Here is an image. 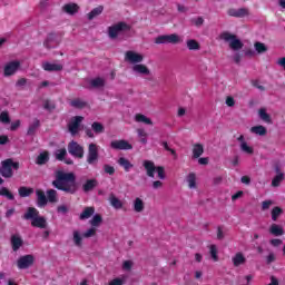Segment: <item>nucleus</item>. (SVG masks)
I'll list each match as a JSON object with an SVG mask.
<instances>
[{
	"label": "nucleus",
	"instance_id": "nucleus-1",
	"mask_svg": "<svg viewBox=\"0 0 285 285\" xmlns=\"http://www.w3.org/2000/svg\"><path fill=\"white\" fill-rule=\"evenodd\" d=\"M52 186L58 188V190H63L65 193H76L77 183H75V174L63 173L61 170L56 173V180L52 181Z\"/></svg>",
	"mask_w": 285,
	"mask_h": 285
},
{
	"label": "nucleus",
	"instance_id": "nucleus-2",
	"mask_svg": "<svg viewBox=\"0 0 285 285\" xmlns=\"http://www.w3.org/2000/svg\"><path fill=\"white\" fill-rule=\"evenodd\" d=\"M24 219H31V226L36 228H46V218L39 216V212L33 207L27 210Z\"/></svg>",
	"mask_w": 285,
	"mask_h": 285
},
{
	"label": "nucleus",
	"instance_id": "nucleus-3",
	"mask_svg": "<svg viewBox=\"0 0 285 285\" xmlns=\"http://www.w3.org/2000/svg\"><path fill=\"white\" fill-rule=\"evenodd\" d=\"M220 39L228 43L229 48L234 51L242 50L244 48V43H242V40L237 38V36L225 31L220 35Z\"/></svg>",
	"mask_w": 285,
	"mask_h": 285
},
{
	"label": "nucleus",
	"instance_id": "nucleus-4",
	"mask_svg": "<svg viewBox=\"0 0 285 285\" xmlns=\"http://www.w3.org/2000/svg\"><path fill=\"white\" fill-rule=\"evenodd\" d=\"M144 167L147 171L148 177H155L156 174L158 179H166L164 167H155V163L150 160H145Z\"/></svg>",
	"mask_w": 285,
	"mask_h": 285
},
{
	"label": "nucleus",
	"instance_id": "nucleus-5",
	"mask_svg": "<svg viewBox=\"0 0 285 285\" xmlns=\"http://www.w3.org/2000/svg\"><path fill=\"white\" fill-rule=\"evenodd\" d=\"M12 168L14 170L19 169V163L12 161V159H7L2 161V167L0 169V174L2 177H12Z\"/></svg>",
	"mask_w": 285,
	"mask_h": 285
},
{
	"label": "nucleus",
	"instance_id": "nucleus-6",
	"mask_svg": "<svg viewBox=\"0 0 285 285\" xmlns=\"http://www.w3.org/2000/svg\"><path fill=\"white\" fill-rule=\"evenodd\" d=\"M181 41V38L177 36V33L171 35H163L158 36L155 39V43L161 45V43H179Z\"/></svg>",
	"mask_w": 285,
	"mask_h": 285
},
{
	"label": "nucleus",
	"instance_id": "nucleus-7",
	"mask_svg": "<svg viewBox=\"0 0 285 285\" xmlns=\"http://www.w3.org/2000/svg\"><path fill=\"white\" fill-rule=\"evenodd\" d=\"M128 28H129L128 24H126L124 22H119L117 24L109 27L110 39H117V37H119V35H121L122 32H126V30H128Z\"/></svg>",
	"mask_w": 285,
	"mask_h": 285
},
{
	"label": "nucleus",
	"instance_id": "nucleus-8",
	"mask_svg": "<svg viewBox=\"0 0 285 285\" xmlns=\"http://www.w3.org/2000/svg\"><path fill=\"white\" fill-rule=\"evenodd\" d=\"M32 264H35V256H32V255L21 256L17 261V266L20 271H26V268H30V266H32Z\"/></svg>",
	"mask_w": 285,
	"mask_h": 285
},
{
	"label": "nucleus",
	"instance_id": "nucleus-9",
	"mask_svg": "<svg viewBox=\"0 0 285 285\" xmlns=\"http://www.w3.org/2000/svg\"><path fill=\"white\" fill-rule=\"evenodd\" d=\"M97 159H99V147L96 144H90L87 163L90 165L97 164Z\"/></svg>",
	"mask_w": 285,
	"mask_h": 285
},
{
	"label": "nucleus",
	"instance_id": "nucleus-10",
	"mask_svg": "<svg viewBox=\"0 0 285 285\" xmlns=\"http://www.w3.org/2000/svg\"><path fill=\"white\" fill-rule=\"evenodd\" d=\"M68 150L72 155V157H77L78 159H81L83 157V147L77 141H71L68 146Z\"/></svg>",
	"mask_w": 285,
	"mask_h": 285
},
{
	"label": "nucleus",
	"instance_id": "nucleus-11",
	"mask_svg": "<svg viewBox=\"0 0 285 285\" xmlns=\"http://www.w3.org/2000/svg\"><path fill=\"white\" fill-rule=\"evenodd\" d=\"M125 61L128 63H141L144 61V55L137 52V51H127L125 55Z\"/></svg>",
	"mask_w": 285,
	"mask_h": 285
},
{
	"label": "nucleus",
	"instance_id": "nucleus-12",
	"mask_svg": "<svg viewBox=\"0 0 285 285\" xmlns=\"http://www.w3.org/2000/svg\"><path fill=\"white\" fill-rule=\"evenodd\" d=\"M81 121H83V117L81 116H76L71 119L68 126L69 132H71V135H77V132H79L81 128Z\"/></svg>",
	"mask_w": 285,
	"mask_h": 285
},
{
	"label": "nucleus",
	"instance_id": "nucleus-13",
	"mask_svg": "<svg viewBox=\"0 0 285 285\" xmlns=\"http://www.w3.org/2000/svg\"><path fill=\"white\" fill-rule=\"evenodd\" d=\"M132 72L139 75L140 77H150V69L146 65H134Z\"/></svg>",
	"mask_w": 285,
	"mask_h": 285
},
{
	"label": "nucleus",
	"instance_id": "nucleus-14",
	"mask_svg": "<svg viewBox=\"0 0 285 285\" xmlns=\"http://www.w3.org/2000/svg\"><path fill=\"white\" fill-rule=\"evenodd\" d=\"M111 148L115 150H132V145L126 140H114L111 141Z\"/></svg>",
	"mask_w": 285,
	"mask_h": 285
},
{
	"label": "nucleus",
	"instance_id": "nucleus-15",
	"mask_svg": "<svg viewBox=\"0 0 285 285\" xmlns=\"http://www.w3.org/2000/svg\"><path fill=\"white\" fill-rule=\"evenodd\" d=\"M42 68L47 72H59L60 70H63V65L59 62H42Z\"/></svg>",
	"mask_w": 285,
	"mask_h": 285
},
{
	"label": "nucleus",
	"instance_id": "nucleus-16",
	"mask_svg": "<svg viewBox=\"0 0 285 285\" xmlns=\"http://www.w3.org/2000/svg\"><path fill=\"white\" fill-rule=\"evenodd\" d=\"M19 66L21 63L19 61H11L4 66V77H10L11 75H14L17 70H19Z\"/></svg>",
	"mask_w": 285,
	"mask_h": 285
},
{
	"label": "nucleus",
	"instance_id": "nucleus-17",
	"mask_svg": "<svg viewBox=\"0 0 285 285\" xmlns=\"http://www.w3.org/2000/svg\"><path fill=\"white\" fill-rule=\"evenodd\" d=\"M238 141L240 144L242 153H245L246 155H253V153H255V149L253 148V146H249V144L246 142L243 135L238 137Z\"/></svg>",
	"mask_w": 285,
	"mask_h": 285
},
{
	"label": "nucleus",
	"instance_id": "nucleus-18",
	"mask_svg": "<svg viewBox=\"0 0 285 285\" xmlns=\"http://www.w3.org/2000/svg\"><path fill=\"white\" fill-rule=\"evenodd\" d=\"M62 10L66 12V14L75 16L77 12H79V4L69 2L62 7Z\"/></svg>",
	"mask_w": 285,
	"mask_h": 285
},
{
	"label": "nucleus",
	"instance_id": "nucleus-19",
	"mask_svg": "<svg viewBox=\"0 0 285 285\" xmlns=\"http://www.w3.org/2000/svg\"><path fill=\"white\" fill-rule=\"evenodd\" d=\"M11 246H12V250L14 252L19 250V248L23 246V239L21 238V236L17 234L11 236Z\"/></svg>",
	"mask_w": 285,
	"mask_h": 285
},
{
	"label": "nucleus",
	"instance_id": "nucleus-20",
	"mask_svg": "<svg viewBox=\"0 0 285 285\" xmlns=\"http://www.w3.org/2000/svg\"><path fill=\"white\" fill-rule=\"evenodd\" d=\"M269 233L274 235V237H282V235H284V227L278 224H272L269 226Z\"/></svg>",
	"mask_w": 285,
	"mask_h": 285
},
{
	"label": "nucleus",
	"instance_id": "nucleus-21",
	"mask_svg": "<svg viewBox=\"0 0 285 285\" xmlns=\"http://www.w3.org/2000/svg\"><path fill=\"white\" fill-rule=\"evenodd\" d=\"M109 204L115 208L116 210H120V208H124V202L121 199L117 198L115 195H111L109 197Z\"/></svg>",
	"mask_w": 285,
	"mask_h": 285
},
{
	"label": "nucleus",
	"instance_id": "nucleus-22",
	"mask_svg": "<svg viewBox=\"0 0 285 285\" xmlns=\"http://www.w3.org/2000/svg\"><path fill=\"white\" fill-rule=\"evenodd\" d=\"M50 154H48V151H42L38 155L36 164H38V166H43V164H48Z\"/></svg>",
	"mask_w": 285,
	"mask_h": 285
},
{
	"label": "nucleus",
	"instance_id": "nucleus-23",
	"mask_svg": "<svg viewBox=\"0 0 285 285\" xmlns=\"http://www.w3.org/2000/svg\"><path fill=\"white\" fill-rule=\"evenodd\" d=\"M135 121L138 124H146V126H153V120L150 118L146 117V115L137 114L135 116Z\"/></svg>",
	"mask_w": 285,
	"mask_h": 285
},
{
	"label": "nucleus",
	"instance_id": "nucleus-24",
	"mask_svg": "<svg viewBox=\"0 0 285 285\" xmlns=\"http://www.w3.org/2000/svg\"><path fill=\"white\" fill-rule=\"evenodd\" d=\"M36 195L38 197V206H46L48 204V198H46V194L41 189H37Z\"/></svg>",
	"mask_w": 285,
	"mask_h": 285
},
{
	"label": "nucleus",
	"instance_id": "nucleus-25",
	"mask_svg": "<svg viewBox=\"0 0 285 285\" xmlns=\"http://www.w3.org/2000/svg\"><path fill=\"white\" fill-rule=\"evenodd\" d=\"M248 14L247 9H230L228 11L229 17H246Z\"/></svg>",
	"mask_w": 285,
	"mask_h": 285
},
{
	"label": "nucleus",
	"instance_id": "nucleus-26",
	"mask_svg": "<svg viewBox=\"0 0 285 285\" xmlns=\"http://www.w3.org/2000/svg\"><path fill=\"white\" fill-rule=\"evenodd\" d=\"M232 262L234 266H242V264L246 263V257L242 253H237L233 258Z\"/></svg>",
	"mask_w": 285,
	"mask_h": 285
},
{
	"label": "nucleus",
	"instance_id": "nucleus-27",
	"mask_svg": "<svg viewBox=\"0 0 285 285\" xmlns=\"http://www.w3.org/2000/svg\"><path fill=\"white\" fill-rule=\"evenodd\" d=\"M203 155H204V145H202V144L194 145L193 157H195V159H199V157Z\"/></svg>",
	"mask_w": 285,
	"mask_h": 285
},
{
	"label": "nucleus",
	"instance_id": "nucleus-28",
	"mask_svg": "<svg viewBox=\"0 0 285 285\" xmlns=\"http://www.w3.org/2000/svg\"><path fill=\"white\" fill-rule=\"evenodd\" d=\"M105 83L106 81L104 80V78H94L89 81L90 88H104Z\"/></svg>",
	"mask_w": 285,
	"mask_h": 285
},
{
	"label": "nucleus",
	"instance_id": "nucleus-29",
	"mask_svg": "<svg viewBox=\"0 0 285 285\" xmlns=\"http://www.w3.org/2000/svg\"><path fill=\"white\" fill-rule=\"evenodd\" d=\"M144 208H145L144 200L141 198H136L134 200V210L136 213H144Z\"/></svg>",
	"mask_w": 285,
	"mask_h": 285
},
{
	"label": "nucleus",
	"instance_id": "nucleus-30",
	"mask_svg": "<svg viewBox=\"0 0 285 285\" xmlns=\"http://www.w3.org/2000/svg\"><path fill=\"white\" fill-rule=\"evenodd\" d=\"M92 215H95V208L94 207H87L80 214V219H90V217H92Z\"/></svg>",
	"mask_w": 285,
	"mask_h": 285
},
{
	"label": "nucleus",
	"instance_id": "nucleus-31",
	"mask_svg": "<svg viewBox=\"0 0 285 285\" xmlns=\"http://www.w3.org/2000/svg\"><path fill=\"white\" fill-rule=\"evenodd\" d=\"M250 132H253L254 135H259V137H264V135H266V127L264 126H254L250 128Z\"/></svg>",
	"mask_w": 285,
	"mask_h": 285
},
{
	"label": "nucleus",
	"instance_id": "nucleus-32",
	"mask_svg": "<svg viewBox=\"0 0 285 285\" xmlns=\"http://www.w3.org/2000/svg\"><path fill=\"white\" fill-rule=\"evenodd\" d=\"M104 12V7H97L95 9H92L89 13H88V19L92 20L95 19V17H99V14H101Z\"/></svg>",
	"mask_w": 285,
	"mask_h": 285
},
{
	"label": "nucleus",
	"instance_id": "nucleus-33",
	"mask_svg": "<svg viewBox=\"0 0 285 285\" xmlns=\"http://www.w3.org/2000/svg\"><path fill=\"white\" fill-rule=\"evenodd\" d=\"M118 164L119 166H122V168L128 173V170H130V168H132V164H130V161L124 157L118 159Z\"/></svg>",
	"mask_w": 285,
	"mask_h": 285
},
{
	"label": "nucleus",
	"instance_id": "nucleus-34",
	"mask_svg": "<svg viewBox=\"0 0 285 285\" xmlns=\"http://www.w3.org/2000/svg\"><path fill=\"white\" fill-rule=\"evenodd\" d=\"M47 199L50 202V204L57 203V190L49 189L47 190Z\"/></svg>",
	"mask_w": 285,
	"mask_h": 285
},
{
	"label": "nucleus",
	"instance_id": "nucleus-35",
	"mask_svg": "<svg viewBox=\"0 0 285 285\" xmlns=\"http://www.w3.org/2000/svg\"><path fill=\"white\" fill-rule=\"evenodd\" d=\"M33 193H35V190L32 188H28V187L19 188L20 197H30V195H32Z\"/></svg>",
	"mask_w": 285,
	"mask_h": 285
},
{
	"label": "nucleus",
	"instance_id": "nucleus-36",
	"mask_svg": "<svg viewBox=\"0 0 285 285\" xmlns=\"http://www.w3.org/2000/svg\"><path fill=\"white\" fill-rule=\"evenodd\" d=\"M83 237L81 236V233L75 230L73 232V244L75 246H78V248H81V242Z\"/></svg>",
	"mask_w": 285,
	"mask_h": 285
},
{
	"label": "nucleus",
	"instance_id": "nucleus-37",
	"mask_svg": "<svg viewBox=\"0 0 285 285\" xmlns=\"http://www.w3.org/2000/svg\"><path fill=\"white\" fill-rule=\"evenodd\" d=\"M55 155L58 161H63V159L66 158V155H68V151L66 150V148H61V149H57Z\"/></svg>",
	"mask_w": 285,
	"mask_h": 285
},
{
	"label": "nucleus",
	"instance_id": "nucleus-38",
	"mask_svg": "<svg viewBox=\"0 0 285 285\" xmlns=\"http://www.w3.org/2000/svg\"><path fill=\"white\" fill-rule=\"evenodd\" d=\"M138 137L140 139V144H148V134L144 129H138Z\"/></svg>",
	"mask_w": 285,
	"mask_h": 285
},
{
	"label": "nucleus",
	"instance_id": "nucleus-39",
	"mask_svg": "<svg viewBox=\"0 0 285 285\" xmlns=\"http://www.w3.org/2000/svg\"><path fill=\"white\" fill-rule=\"evenodd\" d=\"M258 115L263 121L271 124V116L266 114V109H259Z\"/></svg>",
	"mask_w": 285,
	"mask_h": 285
},
{
	"label": "nucleus",
	"instance_id": "nucleus-40",
	"mask_svg": "<svg viewBox=\"0 0 285 285\" xmlns=\"http://www.w3.org/2000/svg\"><path fill=\"white\" fill-rule=\"evenodd\" d=\"M97 186V181L95 179L87 180V183L83 185V190L88 193V190H92Z\"/></svg>",
	"mask_w": 285,
	"mask_h": 285
},
{
	"label": "nucleus",
	"instance_id": "nucleus-41",
	"mask_svg": "<svg viewBox=\"0 0 285 285\" xmlns=\"http://www.w3.org/2000/svg\"><path fill=\"white\" fill-rule=\"evenodd\" d=\"M187 184L189 188H197L195 174H189L187 176Z\"/></svg>",
	"mask_w": 285,
	"mask_h": 285
},
{
	"label": "nucleus",
	"instance_id": "nucleus-42",
	"mask_svg": "<svg viewBox=\"0 0 285 285\" xmlns=\"http://www.w3.org/2000/svg\"><path fill=\"white\" fill-rule=\"evenodd\" d=\"M283 179H284V174H278V175H276V176L273 178V180H272V186H274V187L279 186V184H282Z\"/></svg>",
	"mask_w": 285,
	"mask_h": 285
},
{
	"label": "nucleus",
	"instance_id": "nucleus-43",
	"mask_svg": "<svg viewBox=\"0 0 285 285\" xmlns=\"http://www.w3.org/2000/svg\"><path fill=\"white\" fill-rule=\"evenodd\" d=\"M0 195L2 197H7V199H14V196L12 195V193H10V190H8V188H6V187H2L0 189Z\"/></svg>",
	"mask_w": 285,
	"mask_h": 285
},
{
	"label": "nucleus",
	"instance_id": "nucleus-44",
	"mask_svg": "<svg viewBox=\"0 0 285 285\" xmlns=\"http://www.w3.org/2000/svg\"><path fill=\"white\" fill-rule=\"evenodd\" d=\"M187 48L189 50H199V42L196 40H188L187 41Z\"/></svg>",
	"mask_w": 285,
	"mask_h": 285
},
{
	"label": "nucleus",
	"instance_id": "nucleus-45",
	"mask_svg": "<svg viewBox=\"0 0 285 285\" xmlns=\"http://www.w3.org/2000/svg\"><path fill=\"white\" fill-rule=\"evenodd\" d=\"M254 48H255L256 52H258L259 55H262V52H266V50H267L266 45H264L262 42H256L254 45Z\"/></svg>",
	"mask_w": 285,
	"mask_h": 285
},
{
	"label": "nucleus",
	"instance_id": "nucleus-46",
	"mask_svg": "<svg viewBox=\"0 0 285 285\" xmlns=\"http://www.w3.org/2000/svg\"><path fill=\"white\" fill-rule=\"evenodd\" d=\"M90 224H91V226H94V227L99 226V224H101V215L96 214V215L91 218Z\"/></svg>",
	"mask_w": 285,
	"mask_h": 285
},
{
	"label": "nucleus",
	"instance_id": "nucleus-47",
	"mask_svg": "<svg viewBox=\"0 0 285 285\" xmlns=\"http://www.w3.org/2000/svg\"><path fill=\"white\" fill-rule=\"evenodd\" d=\"M279 215H282V208H279V207L273 208V210H272L273 222H277V218L279 217Z\"/></svg>",
	"mask_w": 285,
	"mask_h": 285
},
{
	"label": "nucleus",
	"instance_id": "nucleus-48",
	"mask_svg": "<svg viewBox=\"0 0 285 285\" xmlns=\"http://www.w3.org/2000/svg\"><path fill=\"white\" fill-rule=\"evenodd\" d=\"M209 253H210V256L214 259V262H217V259H218V257H217V246L210 245L209 246Z\"/></svg>",
	"mask_w": 285,
	"mask_h": 285
},
{
	"label": "nucleus",
	"instance_id": "nucleus-49",
	"mask_svg": "<svg viewBox=\"0 0 285 285\" xmlns=\"http://www.w3.org/2000/svg\"><path fill=\"white\" fill-rule=\"evenodd\" d=\"M92 130H95L97 134L99 132H104V125L99 124V122H94L91 125Z\"/></svg>",
	"mask_w": 285,
	"mask_h": 285
},
{
	"label": "nucleus",
	"instance_id": "nucleus-50",
	"mask_svg": "<svg viewBox=\"0 0 285 285\" xmlns=\"http://www.w3.org/2000/svg\"><path fill=\"white\" fill-rule=\"evenodd\" d=\"M71 106H73V108H83V106H86V102H83L82 100L76 99L71 101Z\"/></svg>",
	"mask_w": 285,
	"mask_h": 285
},
{
	"label": "nucleus",
	"instance_id": "nucleus-51",
	"mask_svg": "<svg viewBox=\"0 0 285 285\" xmlns=\"http://www.w3.org/2000/svg\"><path fill=\"white\" fill-rule=\"evenodd\" d=\"M0 121L2 124H10V117L8 116V112L3 111L1 115H0Z\"/></svg>",
	"mask_w": 285,
	"mask_h": 285
},
{
	"label": "nucleus",
	"instance_id": "nucleus-52",
	"mask_svg": "<svg viewBox=\"0 0 285 285\" xmlns=\"http://www.w3.org/2000/svg\"><path fill=\"white\" fill-rule=\"evenodd\" d=\"M37 128H39V120H35L33 125H31L28 129V135H32L35 132V130H37Z\"/></svg>",
	"mask_w": 285,
	"mask_h": 285
},
{
	"label": "nucleus",
	"instance_id": "nucleus-53",
	"mask_svg": "<svg viewBox=\"0 0 285 285\" xmlns=\"http://www.w3.org/2000/svg\"><path fill=\"white\" fill-rule=\"evenodd\" d=\"M269 244H272L274 246V248H277V247L282 246L283 242L279 238H274V239L269 240Z\"/></svg>",
	"mask_w": 285,
	"mask_h": 285
},
{
	"label": "nucleus",
	"instance_id": "nucleus-54",
	"mask_svg": "<svg viewBox=\"0 0 285 285\" xmlns=\"http://www.w3.org/2000/svg\"><path fill=\"white\" fill-rule=\"evenodd\" d=\"M43 108L45 110H52V108H55V104L50 100H46L43 104Z\"/></svg>",
	"mask_w": 285,
	"mask_h": 285
},
{
	"label": "nucleus",
	"instance_id": "nucleus-55",
	"mask_svg": "<svg viewBox=\"0 0 285 285\" xmlns=\"http://www.w3.org/2000/svg\"><path fill=\"white\" fill-rule=\"evenodd\" d=\"M271 206H273V200H265L262 204V209L263 210H268V208H271Z\"/></svg>",
	"mask_w": 285,
	"mask_h": 285
},
{
	"label": "nucleus",
	"instance_id": "nucleus-56",
	"mask_svg": "<svg viewBox=\"0 0 285 285\" xmlns=\"http://www.w3.org/2000/svg\"><path fill=\"white\" fill-rule=\"evenodd\" d=\"M122 268H124V271H130V269L132 268V263H131V261H125V262L122 263Z\"/></svg>",
	"mask_w": 285,
	"mask_h": 285
},
{
	"label": "nucleus",
	"instance_id": "nucleus-57",
	"mask_svg": "<svg viewBox=\"0 0 285 285\" xmlns=\"http://www.w3.org/2000/svg\"><path fill=\"white\" fill-rule=\"evenodd\" d=\"M105 173H107V175H115V167L105 165Z\"/></svg>",
	"mask_w": 285,
	"mask_h": 285
},
{
	"label": "nucleus",
	"instance_id": "nucleus-58",
	"mask_svg": "<svg viewBox=\"0 0 285 285\" xmlns=\"http://www.w3.org/2000/svg\"><path fill=\"white\" fill-rule=\"evenodd\" d=\"M226 105L229 107V108H233V106H235V99L233 97H227L226 98Z\"/></svg>",
	"mask_w": 285,
	"mask_h": 285
},
{
	"label": "nucleus",
	"instance_id": "nucleus-59",
	"mask_svg": "<svg viewBox=\"0 0 285 285\" xmlns=\"http://www.w3.org/2000/svg\"><path fill=\"white\" fill-rule=\"evenodd\" d=\"M95 233H97V229L90 228L83 235H85V237H92L95 235Z\"/></svg>",
	"mask_w": 285,
	"mask_h": 285
},
{
	"label": "nucleus",
	"instance_id": "nucleus-60",
	"mask_svg": "<svg viewBox=\"0 0 285 285\" xmlns=\"http://www.w3.org/2000/svg\"><path fill=\"white\" fill-rule=\"evenodd\" d=\"M109 285H124V281L121 278L112 279Z\"/></svg>",
	"mask_w": 285,
	"mask_h": 285
},
{
	"label": "nucleus",
	"instance_id": "nucleus-61",
	"mask_svg": "<svg viewBox=\"0 0 285 285\" xmlns=\"http://www.w3.org/2000/svg\"><path fill=\"white\" fill-rule=\"evenodd\" d=\"M186 115V108L179 107L177 111V117H184Z\"/></svg>",
	"mask_w": 285,
	"mask_h": 285
},
{
	"label": "nucleus",
	"instance_id": "nucleus-62",
	"mask_svg": "<svg viewBox=\"0 0 285 285\" xmlns=\"http://www.w3.org/2000/svg\"><path fill=\"white\" fill-rule=\"evenodd\" d=\"M19 126H21V121L16 120L11 124V130H17V128H19Z\"/></svg>",
	"mask_w": 285,
	"mask_h": 285
},
{
	"label": "nucleus",
	"instance_id": "nucleus-63",
	"mask_svg": "<svg viewBox=\"0 0 285 285\" xmlns=\"http://www.w3.org/2000/svg\"><path fill=\"white\" fill-rule=\"evenodd\" d=\"M266 259L267 264H273V262L275 261V254H268Z\"/></svg>",
	"mask_w": 285,
	"mask_h": 285
},
{
	"label": "nucleus",
	"instance_id": "nucleus-64",
	"mask_svg": "<svg viewBox=\"0 0 285 285\" xmlns=\"http://www.w3.org/2000/svg\"><path fill=\"white\" fill-rule=\"evenodd\" d=\"M277 63H278V66H282V68H284V70H285V58L278 59Z\"/></svg>",
	"mask_w": 285,
	"mask_h": 285
}]
</instances>
